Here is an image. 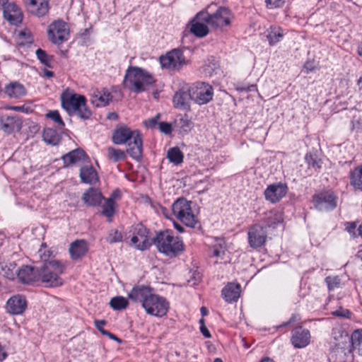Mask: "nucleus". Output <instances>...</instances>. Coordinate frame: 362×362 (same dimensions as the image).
Listing matches in <instances>:
<instances>
[{
  "label": "nucleus",
  "instance_id": "1",
  "mask_svg": "<svg viewBox=\"0 0 362 362\" xmlns=\"http://www.w3.org/2000/svg\"><path fill=\"white\" fill-rule=\"evenodd\" d=\"M112 141L117 145L127 144V153L137 161L141 159L143 137L139 130H132L124 124L118 125L112 132Z\"/></svg>",
  "mask_w": 362,
  "mask_h": 362
},
{
  "label": "nucleus",
  "instance_id": "2",
  "mask_svg": "<svg viewBox=\"0 0 362 362\" xmlns=\"http://www.w3.org/2000/svg\"><path fill=\"white\" fill-rule=\"evenodd\" d=\"M155 82L153 76L145 69L138 66H129L125 73L124 86L129 90L139 93L145 91Z\"/></svg>",
  "mask_w": 362,
  "mask_h": 362
},
{
  "label": "nucleus",
  "instance_id": "3",
  "mask_svg": "<svg viewBox=\"0 0 362 362\" xmlns=\"http://www.w3.org/2000/svg\"><path fill=\"white\" fill-rule=\"evenodd\" d=\"M64 268V265L58 260L45 261L38 267L39 280L49 287L62 286L64 281L60 276Z\"/></svg>",
  "mask_w": 362,
  "mask_h": 362
},
{
  "label": "nucleus",
  "instance_id": "4",
  "mask_svg": "<svg viewBox=\"0 0 362 362\" xmlns=\"http://www.w3.org/2000/svg\"><path fill=\"white\" fill-rule=\"evenodd\" d=\"M153 241L159 252L170 257H176L184 250L182 240L174 237L170 230L160 232L153 238Z\"/></svg>",
  "mask_w": 362,
  "mask_h": 362
},
{
  "label": "nucleus",
  "instance_id": "5",
  "mask_svg": "<svg viewBox=\"0 0 362 362\" xmlns=\"http://www.w3.org/2000/svg\"><path fill=\"white\" fill-rule=\"evenodd\" d=\"M197 18L214 28L223 29L225 26L230 25L232 13L228 8L220 7L213 14L207 11H200L197 13Z\"/></svg>",
  "mask_w": 362,
  "mask_h": 362
},
{
  "label": "nucleus",
  "instance_id": "6",
  "mask_svg": "<svg viewBox=\"0 0 362 362\" xmlns=\"http://www.w3.org/2000/svg\"><path fill=\"white\" fill-rule=\"evenodd\" d=\"M62 107L68 113H83L87 111L86 98L84 95L75 93L69 89L60 96Z\"/></svg>",
  "mask_w": 362,
  "mask_h": 362
},
{
  "label": "nucleus",
  "instance_id": "7",
  "mask_svg": "<svg viewBox=\"0 0 362 362\" xmlns=\"http://www.w3.org/2000/svg\"><path fill=\"white\" fill-rule=\"evenodd\" d=\"M173 214L187 226L194 228L197 220L192 211L191 202L180 198L173 204Z\"/></svg>",
  "mask_w": 362,
  "mask_h": 362
},
{
  "label": "nucleus",
  "instance_id": "8",
  "mask_svg": "<svg viewBox=\"0 0 362 362\" xmlns=\"http://www.w3.org/2000/svg\"><path fill=\"white\" fill-rule=\"evenodd\" d=\"M142 308L147 314L161 317L166 315L169 303L164 297L153 293L146 300L144 304H142Z\"/></svg>",
  "mask_w": 362,
  "mask_h": 362
},
{
  "label": "nucleus",
  "instance_id": "9",
  "mask_svg": "<svg viewBox=\"0 0 362 362\" xmlns=\"http://www.w3.org/2000/svg\"><path fill=\"white\" fill-rule=\"evenodd\" d=\"M315 208L320 211L334 210L337 205V197L334 192L328 190L320 192L313 196Z\"/></svg>",
  "mask_w": 362,
  "mask_h": 362
},
{
  "label": "nucleus",
  "instance_id": "10",
  "mask_svg": "<svg viewBox=\"0 0 362 362\" xmlns=\"http://www.w3.org/2000/svg\"><path fill=\"white\" fill-rule=\"evenodd\" d=\"M192 100L198 105H204L212 100L213 88L208 83L197 82L189 88Z\"/></svg>",
  "mask_w": 362,
  "mask_h": 362
},
{
  "label": "nucleus",
  "instance_id": "11",
  "mask_svg": "<svg viewBox=\"0 0 362 362\" xmlns=\"http://www.w3.org/2000/svg\"><path fill=\"white\" fill-rule=\"evenodd\" d=\"M131 243L140 250L148 248L153 243V238L150 239L148 229L142 224L138 223L132 227Z\"/></svg>",
  "mask_w": 362,
  "mask_h": 362
},
{
  "label": "nucleus",
  "instance_id": "12",
  "mask_svg": "<svg viewBox=\"0 0 362 362\" xmlns=\"http://www.w3.org/2000/svg\"><path fill=\"white\" fill-rule=\"evenodd\" d=\"M47 34L49 40L53 43H63L67 40L69 36L66 23L61 20L54 21L49 25Z\"/></svg>",
  "mask_w": 362,
  "mask_h": 362
},
{
  "label": "nucleus",
  "instance_id": "13",
  "mask_svg": "<svg viewBox=\"0 0 362 362\" xmlns=\"http://www.w3.org/2000/svg\"><path fill=\"white\" fill-rule=\"evenodd\" d=\"M160 63L164 68L175 70L180 69L187 64L182 52L179 49H174L168 52L166 55L160 57Z\"/></svg>",
  "mask_w": 362,
  "mask_h": 362
},
{
  "label": "nucleus",
  "instance_id": "14",
  "mask_svg": "<svg viewBox=\"0 0 362 362\" xmlns=\"http://www.w3.org/2000/svg\"><path fill=\"white\" fill-rule=\"evenodd\" d=\"M22 123V119L18 115H1L0 129L6 134L19 132Z\"/></svg>",
  "mask_w": 362,
  "mask_h": 362
},
{
  "label": "nucleus",
  "instance_id": "15",
  "mask_svg": "<svg viewBox=\"0 0 362 362\" xmlns=\"http://www.w3.org/2000/svg\"><path fill=\"white\" fill-rule=\"evenodd\" d=\"M8 0H0V5L4 6L3 14L11 24L16 25L22 21L23 15L21 8L14 3L8 2Z\"/></svg>",
  "mask_w": 362,
  "mask_h": 362
},
{
  "label": "nucleus",
  "instance_id": "16",
  "mask_svg": "<svg viewBox=\"0 0 362 362\" xmlns=\"http://www.w3.org/2000/svg\"><path fill=\"white\" fill-rule=\"evenodd\" d=\"M288 187L286 184L278 182L269 185L264 191V196L267 200L272 203L279 202L286 196Z\"/></svg>",
  "mask_w": 362,
  "mask_h": 362
},
{
  "label": "nucleus",
  "instance_id": "17",
  "mask_svg": "<svg viewBox=\"0 0 362 362\" xmlns=\"http://www.w3.org/2000/svg\"><path fill=\"white\" fill-rule=\"evenodd\" d=\"M6 310L11 315H21L27 308V300L23 295H14L8 299Z\"/></svg>",
  "mask_w": 362,
  "mask_h": 362
},
{
  "label": "nucleus",
  "instance_id": "18",
  "mask_svg": "<svg viewBox=\"0 0 362 362\" xmlns=\"http://www.w3.org/2000/svg\"><path fill=\"white\" fill-rule=\"evenodd\" d=\"M291 343L295 348L301 349L308 346L310 340V334L308 329L298 327L293 330Z\"/></svg>",
  "mask_w": 362,
  "mask_h": 362
},
{
  "label": "nucleus",
  "instance_id": "19",
  "mask_svg": "<svg viewBox=\"0 0 362 362\" xmlns=\"http://www.w3.org/2000/svg\"><path fill=\"white\" fill-rule=\"evenodd\" d=\"M153 294L152 289L147 286L138 285L133 287L128 294L129 299L134 302H139L144 304L146 300L148 299Z\"/></svg>",
  "mask_w": 362,
  "mask_h": 362
},
{
  "label": "nucleus",
  "instance_id": "20",
  "mask_svg": "<svg viewBox=\"0 0 362 362\" xmlns=\"http://www.w3.org/2000/svg\"><path fill=\"white\" fill-rule=\"evenodd\" d=\"M266 238L267 231L263 226L255 224L250 228V247H261L264 244Z\"/></svg>",
  "mask_w": 362,
  "mask_h": 362
},
{
  "label": "nucleus",
  "instance_id": "21",
  "mask_svg": "<svg viewBox=\"0 0 362 362\" xmlns=\"http://www.w3.org/2000/svg\"><path fill=\"white\" fill-rule=\"evenodd\" d=\"M17 276L23 284H30L39 281L38 267L24 266L18 269Z\"/></svg>",
  "mask_w": 362,
  "mask_h": 362
},
{
  "label": "nucleus",
  "instance_id": "22",
  "mask_svg": "<svg viewBox=\"0 0 362 362\" xmlns=\"http://www.w3.org/2000/svg\"><path fill=\"white\" fill-rule=\"evenodd\" d=\"M241 288L239 284L230 282L223 288L221 294L226 302L233 303L238 300Z\"/></svg>",
  "mask_w": 362,
  "mask_h": 362
},
{
  "label": "nucleus",
  "instance_id": "23",
  "mask_svg": "<svg viewBox=\"0 0 362 362\" xmlns=\"http://www.w3.org/2000/svg\"><path fill=\"white\" fill-rule=\"evenodd\" d=\"M194 127V122L188 115H178L173 122V128L180 134L189 133Z\"/></svg>",
  "mask_w": 362,
  "mask_h": 362
},
{
  "label": "nucleus",
  "instance_id": "24",
  "mask_svg": "<svg viewBox=\"0 0 362 362\" xmlns=\"http://www.w3.org/2000/svg\"><path fill=\"white\" fill-rule=\"evenodd\" d=\"M27 9L36 16H43L48 12L49 0H29Z\"/></svg>",
  "mask_w": 362,
  "mask_h": 362
},
{
  "label": "nucleus",
  "instance_id": "25",
  "mask_svg": "<svg viewBox=\"0 0 362 362\" xmlns=\"http://www.w3.org/2000/svg\"><path fill=\"white\" fill-rule=\"evenodd\" d=\"M103 197L98 189L90 187L82 196L83 203L88 206H96L100 204Z\"/></svg>",
  "mask_w": 362,
  "mask_h": 362
},
{
  "label": "nucleus",
  "instance_id": "26",
  "mask_svg": "<svg viewBox=\"0 0 362 362\" xmlns=\"http://www.w3.org/2000/svg\"><path fill=\"white\" fill-rule=\"evenodd\" d=\"M69 254L72 259H78L84 256L88 250V245L84 240H76L69 246Z\"/></svg>",
  "mask_w": 362,
  "mask_h": 362
},
{
  "label": "nucleus",
  "instance_id": "27",
  "mask_svg": "<svg viewBox=\"0 0 362 362\" xmlns=\"http://www.w3.org/2000/svg\"><path fill=\"white\" fill-rule=\"evenodd\" d=\"M79 177L83 183L94 185L99 180L97 171L92 165H85L80 169Z\"/></svg>",
  "mask_w": 362,
  "mask_h": 362
},
{
  "label": "nucleus",
  "instance_id": "28",
  "mask_svg": "<svg viewBox=\"0 0 362 362\" xmlns=\"http://www.w3.org/2000/svg\"><path fill=\"white\" fill-rule=\"evenodd\" d=\"M192 100L189 88L187 92L180 90L176 92L173 97V103L175 107L181 110L187 111L189 110V103Z\"/></svg>",
  "mask_w": 362,
  "mask_h": 362
},
{
  "label": "nucleus",
  "instance_id": "29",
  "mask_svg": "<svg viewBox=\"0 0 362 362\" xmlns=\"http://www.w3.org/2000/svg\"><path fill=\"white\" fill-rule=\"evenodd\" d=\"M88 158L85 151L81 148H76L64 155L62 159L65 167L84 161Z\"/></svg>",
  "mask_w": 362,
  "mask_h": 362
},
{
  "label": "nucleus",
  "instance_id": "30",
  "mask_svg": "<svg viewBox=\"0 0 362 362\" xmlns=\"http://www.w3.org/2000/svg\"><path fill=\"white\" fill-rule=\"evenodd\" d=\"M204 21H202L197 18V14L191 21L190 32L195 36L203 37L206 36L209 30Z\"/></svg>",
  "mask_w": 362,
  "mask_h": 362
},
{
  "label": "nucleus",
  "instance_id": "31",
  "mask_svg": "<svg viewBox=\"0 0 362 362\" xmlns=\"http://www.w3.org/2000/svg\"><path fill=\"white\" fill-rule=\"evenodd\" d=\"M5 93L11 98H19L26 94L25 87L18 82H11L5 87Z\"/></svg>",
  "mask_w": 362,
  "mask_h": 362
},
{
  "label": "nucleus",
  "instance_id": "32",
  "mask_svg": "<svg viewBox=\"0 0 362 362\" xmlns=\"http://www.w3.org/2000/svg\"><path fill=\"white\" fill-rule=\"evenodd\" d=\"M112 96L108 91H98L95 93L91 98V103L95 107H105L109 105V102L112 100Z\"/></svg>",
  "mask_w": 362,
  "mask_h": 362
},
{
  "label": "nucleus",
  "instance_id": "33",
  "mask_svg": "<svg viewBox=\"0 0 362 362\" xmlns=\"http://www.w3.org/2000/svg\"><path fill=\"white\" fill-rule=\"evenodd\" d=\"M350 341L352 350L362 356V329H355L351 333Z\"/></svg>",
  "mask_w": 362,
  "mask_h": 362
},
{
  "label": "nucleus",
  "instance_id": "34",
  "mask_svg": "<svg viewBox=\"0 0 362 362\" xmlns=\"http://www.w3.org/2000/svg\"><path fill=\"white\" fill-rule=\"evenodd\" d=\"M350 184L355 189L362 190V165L350 172Z\"/></svg>",
  "mask_w": 362,
  "mask_h": 362
},
{
  "label": "nucleus",
  "instance_id": "35",
  "mask_svg": "<svg viewBox=\"0 0 362 362\" xmlns=\"http://www.w3.org/2000/svg\"><path fill=\"white\" fill-rule=\"evenodd\" d=\"M43 140L47 144L57 145L61 139L60 135L53 129H46L42 134Z\"/></svg>",
  "mask_w": 362,
  "mask_h": 362
},
{
  "label": "nucleus",
  "instance_id": "36",
  "mask_svg": "<svg viewBox=\"0 0 362 362\" xmlns=\"http://www.w3.org/2000/svg\"><path fill=\"white\" fill-rule=\"evenodd\" d=\"M167 158L175 165H180L183 162L184 155L178 147H173L168 149Z\"/></svg>",
  "mask_w": 362,
  "mask_h": 362
},
{
  "label": "nucleus",
  "instance_id": "37",
  "mask_svg": "<svg viewBox=\"0 0 362 362\" xmlns=\"http://www.w3.org/2000/svg\"><path fill=\"white\" fill-rule=\"evenodd\" d=\"M1 274L8 279H13L17 274L18 269H16V264L14 262L8 264L1 263Z\"/></svg>",
  "mask_w": 362,
  "mask_h": 362
},
{
  "label": "nucleus",
  "instance_id": "38",
  "mask_svg": "<svg viewBox=\"0 0 362 362\" xmlns=\"http://www.w3.org/2000/svg\"><path fill=\"white\" fill-rule=\"evenodd\" d=\"M107 156L109 160H112L115 163L124 160L127 157L126 153L124 151L112 146H109L107 148Z\"/></svg>",
  "mask_w": 362,
  "mask_h": 362
},
{
  "label": "nucleus",
  "instance_id": "39",
  "mask_svg": "<svg viewBox=\"0 0 362 362\" xmlns=\"http://www.w3.org/2000/svg\"><path fill=\"white\" fill-rule=\"evenodd\" d=\"M283 30L279 27L272 26L267 35V39L270 45H274L283 38Z\"/></svg>",
  "mask_w": 362,
  "mask_h": 362
},
{
  "label": "nucleus",
  "instance_id": "40",
  "mask_svg": "<svg viewBox=\"0 0 362 362\" xmlns=\"http://www.w3.org/2000/svg\"><path fill=\"white\" fill-rule=\"evenodd\" d=\"M128 304V300L122 296L113 297L110 301V307L115 310L125 309Z\"/></svg>",
  "mask_w": 362,
  "mask_h": 362
},
{
  "label": "nucleus",
  "instance_id": "41",
  "mask_svg": "<svg viewBox=\"0 0 362 362\" xmlns=\"http://www.w3.org/2000/svg\"><path fill=\"white\" fill-rule=\"evenodd\" d=\"M220 69L219 61L214 57H210L207 59V63L205 65V71L209 75L214 73L216 74Z\"/></svg>",
  "mask_w": 362,
  "mask_h": 362
},
{
  "label": "nucleus",
  "instance_id": "42",
  "mask_svg": "<svg viewBox=\"0 0 362 362\" xmlns=\"http://www.w3.org/2000/svg\"><path fill=\"white\" fill-rule=\"evenodd\" d=\"M115 202L112 199H107L104 204L102 206V214L110 218L115 214Z\"/></svg>",
  "mask_w": 362,
  "mask_h": 362
},
{
  "label": "nucleus",
  "instance_id": "43",
  "mask_svg": "<svg viewBox=\"0 0 362 362\" xmlns=\"http://www.w3.org/2000/svg\"><path fill=\"white\" fill-rule=\"evenodd\" d=\"M216 241L217 243L214 246L212 250V255L214 257L222 258L226 252L225 242L222 239H218Z\"/></svg>",
  "mask_w": 362,
  "mask_h": 362
},
{
  "label": "nucleus",
  "instance_id": "44",
  "mask_svg": "<svg viewBox=\"0 0 362 362\" xmlns=\"http://www.w3.org/2000/svg\"><path fill=\"white\" fill-rule=\"evenodd\" d=\"M37 58L40 61L42 64L44 65L51 67V61H52V57L49 56L45 51L43 49L39 48L35 52Z\"/></svg>",
  "mask_w": 362,
  "mask_h": 362
},
{
  "label": "nucleus",
  "instance_id": "45",
  "mask_svg": "<svg viewBox=\"0 0 362 362\" xmlns=\"http://www.w3.org/2000/svg\"><path fill=\"white\" fill-rule=\"evenodd\" d=\"M4 110L21 111L23 113H35V110L30 105H23L22 106H4L1 108Z\"/></svg>",
  "mask_w": 362,
  "mask_h": 362
},
{
  "label": "nucleus",
  "instance_id": "46",
  "mask_svg": "<svg viewBox=\"0 0 362 362\" xmlns=\"http://www.w3.org/2000/svg\"><path fill=\"white\" fill-rule=\"evenodd\" d=\"M106 240L110 244L119 243L122 240V235L117 230H111L106 237Z\"/></svg>",
  "mask_w": 362,
  "mask_h": 362
},
{
  "label": "nucleus",
  "instance_id": "47",
  "mask_svg": "<svg viewBox=\"0 0 362 362\" xmlns=\"http://www.w3.org/2000/svg\"><path fill=\"white\" fill-rule=\"evenodd\" d=\"M325 282L327 285V288L329 291L334 290L339 288L341 284V279L339 276H327L325 278Z\"/></svg>",
  "mask_w": 362,
  "mask_h": 362
},
{
  "label": "nucleus",
  "instance_id": "48",
  "mask_svg": "<svg viewBox=\"0 0 362 362\" xmlns=\"http://www.w3.org/2000/svg\"><path fill=\"white\" fill-rule=\"evenodd\" d=\"M305 159L310 167L314 168H320L321 167V160L318 159L315 155L307 154Z\"/></svg>",
  "mask_w": 362,
  "mask_h": 362
},
{
  "label": "nucleus",
  "instance_id": "49",
  "mask_svg": "<svg viewBox=\"0 0 362 362\" xmlns=\"http://www.w3.org/2000/svg\"><path fill=\"white\" fill-rule=\"evenodd\" d=\"M345 230L354 238L356 237V232L358 231L357 224L356 222H346L344 223Z\"/></svg>",
  "mask_w": 362,
  "mask_h": 362
},
{
  "label": "nucleus",
  "instance_id": "50",
  "mask_svg": "<svg viewBox=\"0 0 362 362\" xmlns=\"http://www.w3.org/2000/svg\"><path fill=\"white\" fill-rule=\"evenodd\" d=\"M158 129L159 130L165 134H171L173 128V124H170L165 122H160L158 123Z\"/></svg>",
  "mask_w": 362,
  "mask_h": 362
},
{
  "label": "nucleus",
  "instance_id": "51",
  "mask_svg": "<svg viewBox=\"0 0 362 362\" xmlns=\"http://www.w3.org/2000/svg\"><path fill=\"white\" fill-rule=\"evenodd\" d=\"M286 0H265L267 7L269 9L282 7Z\"/></svg>",
  "mask_w": 362,
  "mask_h": 362
},
{
  "label": "nucleus",
  "instance_id": "52",
  "mask_svg": "<svg viewBox=\"0 0 362 362\" xmlns=\"http://www.w3.org/2000/svg\"><path fill=\"white\" fill-rule=\"evenodd\" d=\"M159 118H160V115H156V117L148 119L147 120H145L144 122V124L146 128L153 129L156 127V125H158Z\"/></svg>",
  "mask_w": 362,
  "mask_h": 362
},
{
  "label": "nucleus",
  "instance_id": "53",
  "mask_svg": "<svg viewBox=\"0 0 362 362\" xmlns=\"http://www.w3.org/2000/svg\"><path fill=\"white\" fill-rule=\"evenodd\" d=\"M362 127V117L359 116H354L351 120V130H359Z\"/></svg>",
  "mask_w": 362,
  "mask_h": 362
},
{
  "label": "nucleus",
  "instance_id": "54",
  "mask_svg": "<svg viewBox=\"0 0 362 362\" xmlns=\"http://www.w3.org/2000/svg\"><path fill=\"white\" fill-rule=\"evenodd\" d=\"M46 116L53 120L59 127H63L64 126V123L60 115H46Z\"/></svg>",
  "mask_w": 362,
  "mask_h": 362
},
{
  "label": "nucleus",
  "instance_id": "55",
  "mask_svg": "<svg viewBox=\"0 0 362 362\" xmlns=\"http://www.w3.org/2000/svg\"><path fill=\"white\" fill-rule=\"evenodd\" d=\"M39 254L41 259L42 260L43 262H45V261H50L49 259L51 257L52 252L50 250L42 252V250L40 249Z\"/></svg>",
  "mask_w": 362,
  "mask_h": 362
},
{
  "label": "nucleus",
  "instance_id": "56",
  "mask_svg": "<svg viewBox=\"0 0 362 362\" xmlns=\"http://www.w3.org/2000/svg\"><path fill=\"white\" fill-rule=\"evenodd\" d=\"M303 69L307 74L314 71L315 66H314L313 62H310V61L306 62L303 66Z\"/></svg>",
  "mask_w": 362,
  "mask_h": 362
},
{
  "label": "nucleus",
  "instance_id": "57",
  "mask_svg": "<svg viewBox=\"0 0 362 362\" xmlns=\"http://www.w3.org/2000/svg\"><path fill=\"white\" fill-rule=\"evenodd\" d=\"M334 315L339 317H349L351 313L348 310H336L334 312Z\"/></svg>",
  "mask_w": 362,
  "mask_h": 362
},
{
  "label": "nucleus",
  "instance_id": "58",
  "mask_svg": "<svg viewBox=\"0 0 362 362\" xmlns=\"http://www.w3.org/2000/svg\"><path fill=\"white\" fill-rule=\"evenodd\" d=\"M20 35L25 37V43L30 44L33 42V39L30 33L21 31Z\"/></svg>",
  "mask_w": 362,
  "mask_h": 362
},
{
  "label": "nucleus",
  "instance_id": "59",
  "mask_svg": "<svg viewBox=\"0 0 362 362\" xmlns=\"http://www.w3.org/2000/svg\"><path fill=\"white\" fill-rule=\"evenodd\" d=\"M95 327L100 331L101 333V331L105 330L103 328V326H104L106 324V322L103 320H96L94 322Z\"/></svg>",
  "mask_w": 362,
  "mask_h": 362
},
{
  "label": "nucleus",
  "instance_id": "60",
  "mask_svg": "<svg viewBox=\"0 0 362 362\" xmlns=\"http://www.w3.org/2000/svg\"><path fill=\"white\" fill-rule=\"evenodd\" d=\"M101 334H103V335L107 336L110 339H113L115 341H119V342L121 341V340L117 336H115V334L110 333L107 330H103V331H101Z\"/></svg>",
  "mask_w": 362,
  "mask_h": 362
},
{
  "label": "nucleus",
  "instance_id": "61",
  "mask_svg": "<svg viewBox=\"0 0 362 362\" xmlns=\"http://www.w3.org/2000/svg\"><path fill=\"white\" fill-rule=\"evenodd\" d=\"M199 329L200 332L205 338H210L211 337L210 332L208 330L205 325L200 326Z\"/></svg>",
  "mask_w": 362,
  "mask_h": 362
},
{
  "label": "nucleus",
  "instance_id": "62",
  "mask_svg": "<svg viewBox=\"0 0 362 362\" xmlns=\"http://www.w3.org/2000/svg\"><path fill=\"white\" fill-rule=\"evenodd\" d=\"M120 197H121L120 191L119 189H116L112 192L110 197L108 199H112V201H115V199L120 198Z\"/></svg>",
  "mask_w": 362,
  "mask_h": 362
},
{
  "label": "nucleus",
  "instance_id": "63",
  "mask_svg": "<svg viewBox=\"0 0 362 362\" xmlns=\"http://www.w3.org/2000/svg\"><path fill=\"white\" fill-rule=\"evenodd\" d=\"M272 216H269L267 217L268 221L267 223V225L269 227L270 226L274 227L276 223H279L280 222V221L276 218H274V221H269V219H272Z\"/></svg>",
  "mask_w": 362,
  "mask_h": 362
},
{
  "label": "nucleus",
  "instance_id": "64",
  "mask_svg": "<svg viewBox=\"0 0 362 362\" xmlns=\"http://www.w3.org/2000/svg\"><path fill=\"white\" fill-rule=\"evenodd\" d=\"M7 356L6 353L4 351L2 346L0 345V361H2Z\"/></svg>",
  "mask_w": 362,
  "mask_h": 362
}]
</instances>
